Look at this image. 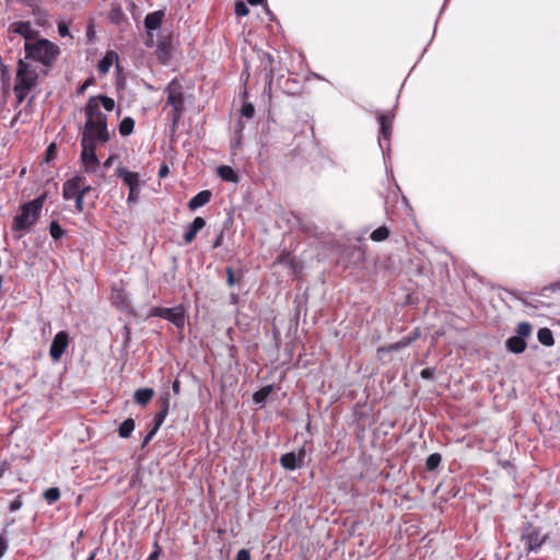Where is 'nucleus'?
<instances>
[{
  "instance_id": "f257e3e1",
  "label": "nucleus",
  "mask_w": 560,
  "mask_h": 560,
  "mask_svg": "<svg viewBox=\"0 0 560 560\" xmlns=\"http://www.w3.org/2000/svg\"><path fill=\"white\" fill-rule=\"evenodd\" d=\"M85 122L80 140V160L86 173H94L100 160L96 155L97 145H103L110 140L107 115L102 113L94 97H90L83 107Z\"/></svg>"
},
{
  "instance_id": "f03ea898",
  "label": "nucleus",
  "mask_w": 560,
  "mask_h": 560,
  "mask_svg": "<svg viewBox=\"0 0 560 560\" xmlns=\"http://www.w3.org/2000/svg\"><path fill=\"white\" fill-rule=\"evenodd\" d=\"M24 59L40 63L45 68L42 73L47 75L50 68L59 58L61 49L51 40L44 37H38L34 42L24 43Z\"/></svg>"
},
{
  "instance_id": "7ed1b4c3",
  "label": "nucleus",
  "mask_w": 560,
  "mask_h": 560,
  "mask_svg": "<svg viewBox=\"0 0 560 560\" xmlns=\"http://www.w3.org/2000/svg\"><path fill=\"white\" fill-rule=\"evenodd\" d=\"M45 201V195L36 197L35 199L24 203L21 207V212L13 218L12 231L16 232V240L22 238V232L30 231L40 217L42 208Z\"/></svg>"
},
{
  "instance_id": "20e7f679",
  "label": "nucleus",
  "mask_w": 560,
  "mask_h": 560,
  "mask_svg": "<svg viewBox=\"0 0 560 560\" xmlns=\"http://www.w3.org/2000/svg\"><path fill=\"white\" fill-rule=\"evenodd\" d=\"M148 317H160L172 323L176 328L183 329L186 324V310L183 305L174 307L153 306L150 308Z\"/></svg>"
},
{
  "instance_id": "39448f33",
  "label": "nucleus",
  "mask_w": 560,
  "mask_h": 560,
  "mask_svg": "<svg viewBox=\"0 0 560 560\" xmlns=\"http://www.w3.org/2000/svg\"><path fill=\"white\" fill-rule=\"evenodd\" d=\"M547 538L548 535L544 534L540 528L534 527L530 523H527L521 535V542L524 545L527 555L530 552L537 553Z\"/></svg>"
},
{
  "instance_id": "423d86ee",
  "label": "nucleus",
  "mask_w": 560,
  "mask_h": 560,
  "mask_svg": "<svg viewBox=\"0 0 560 560\" xmlns=\"http://www.w3.org/2000/svg\"><path fill=\"white\" fill-rule=\"evenodd\" d=\"M167 93V105L172 106V119L176 124L184 110V93L183 88L176 79H173L165 88Z\"/></svg>"
},
{
  "instance_id": "0eeeda50",
  "label": "nucleus",
  "mask_w": 560,
  "mask_h": 560,
  "mask_svg": "<svg viewBox=\"0 0 560 560\" xmlns=\"http://www.w3.org/2000/svg\"><path fill=\"white\" fill-rule=\"evenodd\" d=\"M38 72L25 59H19L16 67V85L33 89L38 80Z\"/></svg>"
},
{
  "instance_id": "6e6552de",
  "label": "nucleus",
  "mask_w": 560,
  "mask_h": 560,
  "mask_svg": "<svg viewBox=\"0 0 560 560\" xmlns=\"http://www.w3.org/2000/svg\"><path fill=\"white\" fill-rule=\"evenodd\" d=\"M377 119H378V124H380L378 145H380V149L382 150L383 155H385L386 152L389 151V142H390V136H392V131H393L394 115L381 114Z\"/></svg>"
},
{
  "instance_id": "1a4fd4ad",
  "label": "nucleus",
  "mask_w": 560,
  "mask_h": 560,
  "mask_svg": "<svg viewBox=\"0 0 560 560\" xmlns=\"http://www.w3.org/2000/svg\"><path fill=\"white\" fill-rule=\"evenodd\" d=\"M69 346V334L65 330L58 331L50 345L49 355L54 362H58Z\"/></svg>"
},
{
  "instance_id": "9d476101",
  "label": "nucleus",
  "mask_w": 560,
  "mask_h": 560,
  "mask_svg": "<svg viewBox=\"0 0 560 560\" xmlns=\"http://www.w3.org/2000/svg\"><path fill=\"white\" fill-rule=\"evenodd\" d=\"M9 32L21 35L25 42H34L33 39H37L39 32L32 28L31 22L28 21H19L13 22L9 25Z\"/></svg>"
},
{
  "instance_id": "9b49d317",
  "label": "nucleus",
  "mask_w": 560,
  "mask_h": 560,
  "mask_svg": "<svg viewBox=\"0 0 560 560\" xmlns=\"http://www.w3.org/2000/svg\"><path fill=\"white\" fill-rule=\"evenodd\" d=\"M84 179L82 175H74L67 179L62 186V197L65 200H71L79 194V188Z\"/></svg>"
},
{
  "instance_id": "f8f14e48",
  "label": "nucleus",
  "mask_w": 560,
  "mask_h": 560,
  "mask_svg": "<svg viewBox=\"0 0 560 560\" xmlns=\"http://www.w3.org/2000/svg\"><path fill=\"white\" fill-rule=\"evenodd\" d=\"M116 175L121 178L125 185L128 186L129 190L140 188V175L136 172H131L126 167L119 166L116 168Z\"/></svg>"
},
{
  "instance_id": "ddd939ff",
  "label": "nucleus",
  "mask_w": 560,
  "mask_h": 560,
  "mask_svg": "<svg viewBox=\"0 0 560 560\" xmlns=\"http://www.w3.org/2000/svg\"><path fill=\"white\" fill-rule=\"evenodd\" d=\"M164 16L165 12L163 10H158L148 13L143 21L147 34H151V32L159 31L162 26Z\"/></svg>"
},
{
  "instance_id": "4468645a",
  "label": "nucleus",
  "mask_w": 560,
  "mask_h": 560,
  "mask_svg": "<svg viewBox=\"0 0 560 560\" xmlns=\"http://www.w3.org/2000/svg\"><path fill=\"white\" fill-rule=\"evenodd\" d=\"M206 226V220L202 217H196L188 225L187 231L184 233L183 238L185 244H190L197 234Z\"/></svg>"
},
{
  "instance_id": "2eb2a0df",
  "label": "nucleus",
  "mask_w": 560,
  "mask_h": 560,
  "mask_svg": "<svg viewBox=\"0 0 560 560\" xmlns=\"http://www.w3.org/2000/svg\"><path fill=\"white\" fill-rule=\"evenodd\" d=\"M161 408L154 416V427L161 428L170 410V393L165 392L160 396Z\"/></svg>"
},
{
  "instance_id": "dca6fc26",
  "label": "nucleus",
  "mask_w": 560,
  "mask_h": 560,
  "mask_svg": "<svg viewBox=\"0 0 560 560\" xmlns=\"http://www.w3.org/2000/svg\"><path fill=\"white\" fill-rule=\"evenodd\" d=\"M280 465L290 471H294L298 468L303 467V465L299 460V456L295 455V452H289L282 454L279 458Z\"/></svg>"
},
{
  "instance_id": "f3484780",
  "label": "nucleus",
  "mask_w": 560,
  "mask_h": 560,
  "mask_svg": "<svg viewBox=\"0 0 560 560\" xmlns=\"http://www.w3.org/2000/svg\"><path fill=\"white\" fill-rule=\"evenodd\" d=\"M211 191L210 190H201L197 195H195L189 201H188V208L191 211L197 210L198 208H201L206 206L211 200Z\"/></svg>"
},
{
  "instance_id": "a211bd4d",
  "label": "nucleus",
  "mask_w": 560,
  "mask_h": 560,
  "mask_svg": "<svg viewBox=\"0 0 560 560\" xmlns=\"http://www.w3.org/2000/svg\"><path fill=\"white\" fill-rule=\"evenodd\" d=\"M506 349L515 354L523 353L526 349V341L517 336H511L505 341Z\"/></svg>"
},
{
  "instance_id": "6ab92c4d",
  "label": "nucleus",
  "mask_w": 560,
  "mask_h": 560,
  "mask_svg": "<svg viewBox=\"0 0 560 560\" xmlns=\"http://www.w3.org/2000/svg\"><path fill=\"white\" fill-rule=\"evenodd\" d=\"M154 396V390L149 387L139 388L135 392V401L138 405H147Z\"/></svg>"
},
{
  "instance_id": "aec40b11",
  "label": "nucleus",
  "mask_w": 560,
  "mask_h": 560,
  "mask_svg": "<svg viewBox=\"0 0 560 560\" xmlns=\"http://www.w3.org/2000/svg\"><path fill=\"white\" fill-rule=\"evenodd\" d=\"M217 172L221 179L225 182L237 183L240 179L237 173L229 165L219 166Z\"/></svg>"
},
{
  "instance_id": "412c9836",
  "label": "nucleus",
  "mask_w": 560,
  "mask_h": 560,
  "mask_svg": "<svg viewBox=\"0 0 560 560\" xmlns=\"http://www.w3.org/2000/svg\"><path fill=\"white\" fill-rule=\"evenodd\" d=\"M537 339L545 347H552L555 345L553 334L547 327L539 328Z\"/></svg>"
},
{
  "instance_id": "4be33fe9",
  "label": "nucleus",
  "mask_w": 560,
  "mask_h": 560,
  "mask_svg": "<svg viewBox=\"0 0 560 560\" xmlns=\"http://www.w3.org/2000/svg\"><path fill=\"white\" fill-rule=\"evenodd\" d=\"M135 427H136V423L132 418H128V419L124 420L118 428V435L121 439H128L131 435V433L133 432Z\"/></svg>"
},
{
  "instance_id": "5701e85b",
  "label": "nucleus",
  "mask_w": 560,
  "mask_h": 560,
  "mask_svg": "<svg viewBox=\"0 0 560 560\" xmlns=\"http://www.w3.org/2000/svg\"><path fill=\"white\" fill-rule=\"evenodd\" d=\"M272 390L271 385H266L253 394V400L256 405H264Z\"/></svg>"
},
{
  "instance_id": "b1692460",
  "label": "nucleus",
  "mask_w": 560,
  "mask_h": 560,
  "mask_svg": "<svg viewBox=\"0 0 560 560\" xmlns=\"http://www.w3.org/2000/svg\"><path fill=\"white\" fill-rule=\"evenodd\" d=\"M135 129V120L131 117H125L118 126L119 133L122 137L130 136Z\"/></svg>"
},
{
  "instance_id": "393cba45",
  "label": "nucleus",
  "mask_w": 560,
  "mask_h": 560,
  "mask_svg": "<svg viewBox=\"0 0 560 560\" xmlns=\"http://www.w3.org/2000/svg\"><path fill=\"white\" fill-rule=\"evenodd\" d=\"M389 234V229L386 225H381L371 233L370 237L374 242H382L388 238Z\"/></svg>"
},
{
  "instance_id": "a878e982",
  "label": "nucleus",
  "mask_w": 560,
  "mask_h": 560,
  "mask_svg": "<svg viewBox=\"0 0 560 560\" xmlns=\"http://www.w3.org/2000/svg\"><path fill=\"white\" fill-rule=\"evenodd\" d=\"M93 97L95 98V103H97L98 106L102 105L106 112H112L115 108V101L112 97L104 94Z\"/></svg>"
},
{
  "instance_id": "bb28decb",
  "label": "nucleus",
  "mask_w": 560,
  "mask_h": 560,
  "mask_svg": "<svg viewBox=\"0 0 560 560\" xmlns=\"http://www.w3.org/2000/svg\"><path fill=\"white\" fill-rule=\"evenodd\" d=\"M442 462V456L439 453H432L428 456L425 460V468L429 471L435 470Z\"/></svg>"
},
{
  "instance_id": "cd10ccee",
  "label": "nucleus",
  "mask_w": 560,
  "mask_h": 560,
  "mask_svg": "<svg viewBox=\"0 0 560 560\" xmlns=\"http://www.w3.org/2000/svg\"><path fill=\"white\" fill-rule=\"evenodd\" d=\"M66 231L61 228L58 221L52 220L49 224V234L55 241L60 240L65 235Z\"/></svg>"
},
{
  "instance_id": "c85d7f7f",
  "label": "nucleus",
  "mask_w": 560,
  "mask_h": 560,
  "mask_svg": "<svg viewBox=\"0 0 560 560\" xmlns=\"http://www.w3.org/2000/svg\"><path fill=\"white\" fill-rule=\"evenodd\" d=\"M410 345V339L404 337L401 340L393 342L385 348H381L382 351L395 352L399 351Z\"/></svg>"
},
{
  "instance_id": "c756f323",
  "label": "nucleus",
  "mask_w": 560,
  "mask_h": 560,
  "mask_svg": "<svg viewBox=\"0 0 560 560\" xmlns=\"http://www.w3.org/2000/svg\"><path fill=\"white\" fill-rule=\"evenodd\" d=\"M113 65L112 52H107L97 63V69L101 73H107Z\"/></svg>"
},
{
  "instance_id": "7c9ffc66",
  "label": "nucleus",
  "mask_w": 560,
  "mask_h": 560,
  "mask_svg": "<svg viewBox=\"0 0 560 560\" xmlns=\"http://www.w3.org/2000/svg\"><path fill=\"white\" fill-rule=\"evenodd\" d=\"M533 327L530 323L528 322H522L516 327V335L517 337L525 340V338L529 337L532 334Z\"/></svg>"
},
{
  "instance_id": "2f4dec72",
  "label": "nucleus",
  "mask_w": 560,
  "mask_h": 560,
  "mask_svg": "<svg viewBox=\"0 0 560 560\" xmlns=\"http://www.w3.org/2000/svg\"><path fill=\"white\" fill-rule=\"evenodd\" d=\"M60 498V490L57 487L48 488L44 491V499L48 504L57 502Z\"/></svg>"
},
{
  "instance_id": "473e14b6",
  "label": "nucleus",
  "mask_w": 560,
  "mask_h": 560,
  "mask_svg": "<svg viewBox=\"0 0 560 560\" xmlns=\"http://www.w3.org/2000/svg\"><path fill=\"white\" fill-rule=\"evenodd\" d=\"M231 224H232V219L228 218L224 222L223 229L220 230V232L215 236L214 241L212 242V248H219L222 246L223 238H224V229H229Z\"/></svg>"
},
{
  "instance_id": "72a5a7b5",
  "label": "nucleus",
  "mask_w": 560,
  "mask_h": 560,
  "mask_svg": "<svg viewBox=\"0 0 560 560\" xmlns=\"http://www.w3.org/2000/svg\"><path fill=\"white\" fill-rule=\"evenodd\" d=\"M32 89L21 86V85H14L13 91L16 97V105H20L24 102V100L27 97L28 93Z\"/></svg>"
},
{
  "instance_id": "f704fd0d",
  "label": "nucleus",
  "mask_w": 560,
  "mask_h": 560,
  "mask_svg": "<svg viewBox=\"0 0 560 560\" xmlns=\"http://www.w3.org/2000/svg\"><path fill=\"white\" fill-rule=\"evenodd\" d=\"M235 14L238 16H246L249 13V10L246 3L242 0L235 2Z\"/></svg>"
},
{
  "instance_id": "c9c22d12",
  "label": "nucleus",
  "mask_w": 560,
  "mask_h": 560,
  "mask_svg": "<svg viewBox=\"0 0 560 560\" xmlns=\"http://www.w3.org/2000/svg\"><path fill=\"white\" fill-rule=\"evenodd\" d=\"M56 154H57V145H56V143L52 142L46 149L44 162L49 163L51 160H54L56 158Z\"/></svg>"
},
{
  "instance_id": "e433bc0d",
  "label": "nucleus",
  "mask_w": 560,
  "mask_h": 560,
  "mask_svg": "<svg viewBox=\"0 0 560 560\" xmlns=\"http://www.w3.org/2000/svg\"><path fill=\"white\" fill-rule=\"evenodd\" d=\"M241 114L243 117L250 119L255 114V107L252 103H245L242 105Z\"/></svg>"
},
{
  "instance_id": "4c0bfd02",
  "label": "nucleus",
  "mask_w": 560,
  "mask_h": 560,
  "mask_svg": "<svg viewBox=\"0 0 560 560\" xmlns=\"http://www.w3.org/2000/svg\"><path fill=\"white\" fill-rule=\"evenodd\" d=\"M124 18H125V14L120 8L113 9L110 11L109 20L112 23L118 24Z\"/></svg>"
},
{
  "instance_id": "58836bf2",
  "label": "nucleus",
  "mask_w": 560,
  "mask_h": 560,
  "mask_svg": "<svg viewBox=\"0 0 560 560\" xmlns=\"http://www.w3.org/2000/svg\"><path fill=\"white\" fill-rule=\"evenodd\" d=\"M159 430H160L159 428H155L154 425H152V428L148 431V433L145 434V436L142 440L141 448H144L153 440V438L155 436V434L158 433Z\"/></svg>"
},
{
  "instance_id": "ea45409f",
  "label": "nucleus",
  "mask_w": 560,
  "mask_h": 560,
  "mask_svg": "<svg viewBox=\"0 0 560 560\" xmlns=\"http://www.w3.org/2000/svg\"><path fill=\"white\" fill-rule=\"evenodd\" d=\"M28 8L32 9V14L34 16H37V18H43L45 19L47 13L45 10H43L38 4H37V1L36 0H33V5H27Z\"/></svg>"
},
{
  "instance_id": "a19ab883",
  "label": "nucleus",
  "mask_w": 560,
  "mask_h": 560,
  "mask_svg": "<svg viewBox=\"0 0 560 560\" xmlns=\"http://www.w3.org/2000/svg\"><path fill=\"white\" fill-rule=\"evenodd\" d=\"M94 83V78L90 77L88 78L78 89L77 94L82 95L89 86H91Z\"/></svg>"
},
{
  "instance_id": "79ce46f5",
  "label": "nucleus",
  "mask_w": 560,
  "mask_h": 560,
  "mask_svg": "<svg viewBox=\"0 0 560 560\" xmlns=\"http://www.w3.org/2000/svg\"><path fill=\"white\" fill-rule=\"evenodd\" d=\"M58 34L61 37H67V36L71 37V34H70V31H69V26H68V24L66 22H59L58 23Z\"/></svg>"
},
{
  "instance_id": "37998d69",
  "label": "nucleus",
  "mask_w": 560,
  "mask_h": 560,
  "mask_svg": "<svg viewBox=\"0 0 560 560\" xmlns=\"http://www.w3.org/2000/svg\"><path fill=\"white\" fill-rule=\"evenodd\" d=\"M225 273H226V283H228V285L229 287H233L236 283V279H235L233 269L231 267H226L225 268Z\"/></svg>"
},
{
  "instance_id": "c03bdc74",
  "label": "nucleus",
  "mask_w": 560,
  "mask_h": 560,
  "mask_svg": "<svg viewBox=\"0 0 560 560\" xmlns=\"http://www.w3.org/2000/svg\"><path fill=\"white\" fill-rule=\"evenodd\" d=\"M154 550L149 555V557L145 560H159V557L161 556V547L159 546L158 541H154Z\"/></svg>"
},
{
  "instance_id": "a18cd8bd",
  "label": "nucleus",
  "mask_w": 560,
  "mask_h": 560,
  "mask_svg": "<svg viewBox=\"0 0 560 560\" xmlns=\"http://www.w3.org/2000/svg\"><path fill=\"white\" fill-rule=\"evenodd\" d=\"M23 505V502L21 500V497L18 495L11 503H10V506H9V511L10 512H16L19 511Z\"/></svg>"
},
{
  "instance_id": "49530a36",
  "label": "nucleus",
  "mask_w": 560,
  "mask_h": 560,
  "mask_svg": "<svg viewBox=\"0 0 560 560\" xmlns=\"http://www.w3.org/2000/svg\"><path fill=\"white\" fill-rule=\"evenodd\" d=\"M434 373H435V369L434 368H425L423 369L421 372H420V376L423 378V380H433L434 377Z\"/></svg>"
},
{
  "instance_id": "de8ad7c7",
  "label": "nucleus",
  "mask_w": 560,
  "mask_h": 560,
  "mask_svg": "<svg viewBox=\"0 0 560 560\" xmlns=\"http://www.w3.org/2000/svg\"><path fill=\"white\" fill-rule=\"evenodd\" d=\"M139 194H140V188L139 189L129 190V194H128V197H127V202L128 203L137 202L138 199H139Z\"/></svg>"
},
{
  "instance_id": "09e8293b",
  "label": "nucleus",
  "mask_w": 560,
  "mask_h": 560,
  "mask_svg": "<svg viewBox=\"0 0 560 560\" xmlns=\"http://www.w3.org/2000/svg\"><path fill=\"white\" fill-rule=\"evenodd\" d=\"M83 199L84 197L82 196V194H77V197H74V201H75V210L81 213L83 211Z\"/></svg>"
},
{
  "instance_id": "8fccbe9b",
  "label": "nucleus",
  "mask_w": 560,
  "mask_h": 560,
  "mask_svg": "<svg viewBox=\"0 0 560 560\" xmlns=\"http://www.w3.org/2000/svg\"><path fill=\"white\" fill-rule=\"evenodd\" d=\"M8 549V540L4 535L0 534V558L4 556Z\"/></svg>"
},
{
  "instance_id": "3c124183",
  "label": "nucleus",
  "mask_w": 560,
  "mask_h": 560,
  "mask_svg": "<svg viewBox=\"0 0 560 560\" xmlns=\"http://www.w3.org/2000/svg\"><path fill=\"white\" fill-rule=\"evenodd\" d=\"M235 560H250V552L247 549L238 550Z\"/></svg>"
},
{
  "instance_id": "603ef678",
  "label": "nucleus",
  "mask_w": 560,
  "mask_h": 560,
  "mask_svg": "<svg viewBox=\"0 0 560 560\" xmlns=\"http://www.w3.org/2000/svg\"><path fill=\"white\" fill-rule=\"evenodd\" d=\"M296 456H299V460L302 465H304L305 463V457H306V450H305V446H302L299 448V451L295 453Z\"/></svg>"
},
{
  "instance_id": "864d4df0",
  "label": "nucleus",
  "mask_w": 560,
  "mask_h": 560,
  "mask_svg": "<svg viewBox=\"0 0 560 560\" xmlns=\"http://www.w3.org/2000/svg\"><path fill=\"white\" fill-rule=\"evenodd\" d=\"M168 173H170V168H168L167 164H165V163L162 164L159 170V177L164 178L168 175Z\"/></svg>"
},
{
  "instance_id": "5fc2aeb1",
  "label": "nucleus",
  "mask_w": 560,
  "mask_h": 560,
  "mask_svg": "<svg viewBox=\"0 0 560 560\" xmlns=\"http://www.w3.org/2000/svg\"><path fill=\"white\" fill-rule=\"evenodd\" d=\"M158 51L161 52V54L168 55V44L165 40L159 43Z\"/></svg>"
},
{
  "instance_id": "6e6d98bb",
  "label": "nucleus",
  "mask_w": 560,
  "mask_h": 560,
  "mask_svg": "<svg viewBox=\"0 0 560 560\" xmlns=\"http://www.w3.org/2000/svg\"><path fill=\"white\" fill-rule=\"evenodd\" d=\"M95 36V31H94V26L92 23H90L88 25V30H86V37L89 40H92Z\"/></svg>"
},
{
  "instance_id": "4d7b16f0",
  "label": "nucleus",
  "mask_w": 560,
  "mask_h": 560,
  "mask_svg": "<svg viewBox=\"0 0 560 560\" xmlns=\"http://www.w3.org/2000/svg\"><path fill=\"white\" fill-rule=\"evenodd\" d=\"M420 337V331L416 328L410 335L406 336L407 339H410V343L416 341Z\"/></svg>"
},
{
  "instance_id": "13d9d810",
  "label": "nucleus",
  "mask_w": 560,
  "mask_h": 560,
  "mask_svg": "<svg viewBox=\"0 0 560 560\" xmlns=\"http://www.w3.org/2000/svg\"><path fill=\"white\" fill-rule=\"evenodd\" d=\"M153 43H154V32H151V34H147L145 46L152 47Z\"/></svg>"
},
{
  "instance_id": "bf43d9fd",
  "label": "nucleus",
  "mask_w": 560,
  "mask_h": 560,
  "mask_svg": "<svg viewBox=\"0 0 560 560\" xmlns=\"http://www.w3.org/2000/svg\"><path fill=\"white\" fill-rule=\"evenodd\" d=\"M172 389L174 394L178 395L180 393V382L178 380H175L172 384Z\"/></svg>"
},
{
  "instance_id": "052dcab7",
  "label": "nucleus",
  "mask_w": 560,
  "mask_h": 560,
  "mask_svg": "<svg viewBox=\"0 0 560 560\" xmlns=\"http://www.w3.org/2000/svg\"><path fill=\"white\" fill-rule=\"evenodd\" d=\"M113 161H114V156L113 155L108 156L105 160V162L103 163L104 168H109L113 164Z\"/></svg>"
},
{
  "instance_id": "680f3d73",
  "label": "nucleus",
  "mask_w": 560,
  "mask_h": 560,
  "mask_svg": "<svg viewBox=\"0 0 560 560\" xmlns=\"http://www.w3.org/2000/svg\"><path fill=\"white\" fill-rule=\"evenodd\" d=\"M91 186H85V187H82V188H79V194H82V196L84 197L88 192L91 191Z\"/></svg>"
},
{
  "instance_id": "e2e57ef3",
  "label": "nucleus",
  "mask_w": 560,
  "mask_h": 560,
  "mask_svg": "<svg viewBox=\"0 0 560 560\" xmlns=\"http://www.w3.org/2000/svg\"><path fill=\"white\" fill-rule=\"evenodd\" d=\"M230 301H231L232 304H236L238 302V295L235 294V293H232L230 295Z\"/></svg>"
},
{
  "instance_id": "0e129e2a",
  "label": "nucleus",
  "mask_w": 560,
  "mask_h": 560,
  "mask_svg": "<svg viewBox=\"0 0 560 560\" xmlns=\"http://www.w3.org/2000/svg\"><path fill=\"white\" fill-rule=\"evenodd\" d=\"M19 3H22L23 5H33V0H15Z\"/></svg>"
},
{
  "instance_id": "69168bd1",
  "label": "nucleus",
  "mask_w": 560,
  "mask_h": 560,
  "mask_svg": "<svg viewBox=\"0 0 560 560\" xmlns=\"http://www.w3.org/2000/svg\"><path fill=\"white\" fill-rule=\"evenodd\" d=\"M265 0H247V2L252 5H258L264 3Z\"/></svg>"
},
{
  "instance_id": "338daca9",
  "label": "nucleus",
  "mask_w": 560,
  "mask_h": 560,
  "mask_svg": "<svg viewBox=\"0 0 560 560\" xmlns=\"http://www.w3.org/2000/svg\"><path fill=\"white\" fill-rule=\"evenodd\" d=\"M95 556H96V551L94 550V551H92V552L90 553V556L88 557V559H86V560H94V559H95Z\"/></svg>"
},
{
  "instance_id": "774afa93",
  "label": "nucleus",
  "mask_w": 560,
  "mask_h": 560,
  "mask_svg": "<svg viewBox=\"0 0 560 560\" xmlns=\"http://www.w3.org/2000/svg\"><path fill=\"white\" fill-rule=\"evenodd\" d=\"M552 325L556 326V327H560V318L553 319Z\"/></svg>"
}]
</instances>
